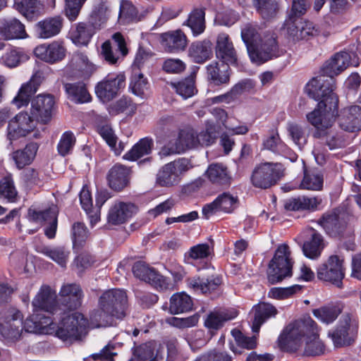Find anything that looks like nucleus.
<instances>
[{"label":"nucleus","mask_w":361,"mask_h":361,"mask_svg":"<svg viewBox=\"0 0 361 361\" xmlns=\"http://www.w3.org/2000/svg\"><path fill=\"white\" fill-rule=\"evenodd\" d=\"M205 12L202 8H194L189 14L185 25L188 26L193 35L197 37L205 30Z\"/></svg>","instance_id":"obj_48"},{"label":"nucleus","mask_w":361,"mask_h":361,"mask_svg":"<svg viewBox=\"0 0 361 361\" xmlns=\"http://www.w3.org/2000/svg\"><path fill=\"white\" fill-rule=\"evenodd\" d=\"M25 322H23L21 313L15 309L4 310L0 312V334L11 341L20 338Z\"/></svg>","instance_id":"obj_10"},{"label":"nucleus","mask_w":361,"mask_h":361,"mask_svg":"<svg viewBox=\"0 0 361 361\" xmlns=\"http://www.w3.org/2000/svg\"><path fill=\"white\" fill-rule=\"evenodd\" d=\"M241 37L246 45L248 54H250V51H252L259 43V39L262 38L255 27L251 25H246L242 29Z\"/></svg>","instance_id":"obj_62"},{"label":"nucleus","mask_w":361,"mask_h":361,"mask_svg":"<svg viewBox=\"0 0 361 361\" xmlns=\"http://www.w3.org/2000/svg\"><path fill=\"white\" fill-rule=\"evenodd\" d=\"M136 212L137 207L133 203L116 202L109 210L108 223L112 225L122 224L131 218Z\"/></svg>","instance_id":"obj_24"},{"label":"nucleus","mask_w":361,"mask_h":361,"mask_svg":"<svg viewBox=\"0 0 361 361\" xmlns=\"http://www.w3.org/2000/svg\"><path fill=\"white\" fill-rule=\"evenodd\" d=\"M337 110L338 106L336 107L335 110L333 111L334 114L332 117V123H331L330 126L327 127L317 128V126L312 124V126L316 128L314 137H321L325 136L326 145L331 150L343 148L346 145L347 143L345 135L343 133L332 130H329V129L332 127L335 121V116L336 114H337ZM308 122L312 125V123L309 121Z\"/></svg>","instance_id":"obj_20"},{"label":"nucleus","mask_w":361,"mask_h":361,"mask_svg":"<svg viewBox=\"0 0 361 361\" xmlns=\"http://www.w3.org/2000/svg\"><path fill=\"white\" fill-rule=\"evenodd\" d=\"M130 169L121 164L114 165L108 173V182L111 188L121 190L128 183Z\"/></svg>","instance_id":"obj_36"},{"label":"nucleus","mask_w":361,"mask_h":361,"mask_svg":"<svg viewBox=\"0 0 361 361\" xmlns=\"http://www.w3.org/2000/svg\"><path fill=\"white\" fill-rule=\"evenodd\" d=\"M57 215L58 212L54 207L44 210L30 208L27 213V219L30 221L35 224H47L48 226L45 228L44 233L47 238L51 239L56 235Z\"/></svg>","instance_id":"obj_16"},{"label":"nucleus","mask_w":361,"mask_h":361,"mask_svg":"<svg viewBox=\"0 0 361 361\" xmlns=\"http://www.w3.org/2000/svg\"><path fill=\"white\" fill-rule=\"evenodd\" d=\"M35 118L27 112H20L14 119L11 121L8 126V137L14 140L25 136L35 127Z\"/></svg>","instance_id":"obj_18"},{"label":"nucleus","mask_w":361,"mask_h":361,"mask_svg":"<svg viewBox=\"0 0 361 361\" xmlns=\"http://www.w3.org/2000/svg\"><path fill=\"white\" fill-rule=\"evenodd\" d=\"M113 42L106 41L102 45L101 54L104 60L110 64H115L120 56L127 55L128 50L123 35L116 32L112 36Z\"/></svg>","instance_id":"obj_17"},{"label":"nucleus","mask_w":361,"mask_h":361,"mask_svg":"<svg viewBox=\"0 0 361 361\" xmlns=\"http://www.w3.org/2000/svg\"><path fill=\"white\" fill-rule=\"evenodd\" d=\"M192 168L190 161L185 158L178 159L164 164L157 172L156 183L160 187L177 185L183 176Z\"/></svg>","instance_id":"obj_8"},{"label":"nucleus","mask_w":361,"mask_h":361,"mask_svg":"<svg viewBox=\"0 0 361 361\" xmlns=\"http://www.w3.org/2000/svg\"><path fill=\"white\" fill-rule=\"evenodd\" d=\"M56 291L49 286L42 285L33 298L32 305L34 314L30 319L25 321V328L27 332H35L42 329L46 333L55 330L56 324L49 316L40 314L38 312H44L51 314H62V307L57 304Z\"/></svg>","instance_id":"obj_3"},{"label":"nucleus","mask_w":361,"mask_h":361,"mask_svg":"<svg viewBox=\"0 0 361 361\" xmlns=\"http://www.w3.org/2000/svg\"><path fill=\"white\" fill-rule=\"evenodd\" d=\"M255 312L252 329L257 333L260 326L269 319L275 317L278 313L276 308L269 303H259L253 307Z\"/></svg>","instance_id":"obj_38"},{"label":"nucleus","mask_w":361,"mask_h":361,"mask_svg":"<svg viewBox=\"0 0 361 361\" xmlns=\"http://www.w3.org/2000/svg\"><path fill=\"white\" fill-rule=\"evenodd\" d=\"M37 87L34 81L30 80L21 86L18 94L12 101L13 104L18 109L27 106L30 101V97L37 92Z\"/></svg>","instance_id":"obj_55"},{"label":"nucleus","mask_w":361,"mask_h":361,"mask_svg":"<svg viewBox=\"0 0 361 361\" xmlns=\"http://www.w3.org/2000/svg\"><path fill=\"white\" fill-rule=\"evenodd\" d=\"M323 183L324 177L321 172L316 170L305 171L300 188L310 190H320L323 187Z\"/></svg>","instance_id":"obj_53"},{"label":"nucleus","mask_w":361,"mask_h":361,"mask_svg":"<svg viewBox=\"0 0 361 361\" xmlns=\"http://www.w3.org/2000/svg\"><path fill=\"white\" fill-rule=\"evenodd\" d=\"M39 252L56 262L62 267H66L70 254V252L63 247L54 248L44 247H42Z\"/></svg>","instance_id":"obj_61"},{"label":"nucleus","mask_w":361,"mask_h":361,"mask_svg":"<svg viewBox=\"0 0 361 361\" xmlns=\"http://www.w3.org/2000/svg\"><path fill=\"white\" fill-rule=\"evenodd\" d=\"M212 115L219 125H222L232 135H245L249 128L246 125L239 124V121L233 116H228L226 111L221 108H213L210 110Z\"/></svg>","instance_id":"obj_23"},{"label":"nucleus","mask_w":361,"mask_h":361,"mask_svg":"<svg viewBox=\"0 0 361 361\" xmlns=\"http://www.w3.org/2000/svg\"><path fill=\"white\" fill-rule=\"evenodd\" d=\"M133 355L142 361H162L164 348L155 342H148L136 347Z\"/></svg>","instance_id":"obj_31"},{"label":"nucleus","mask_w":361,"mask_h":361,"mask_svg":"<svg viewBox=\"0 0 361 361\" xmlns=\"http://www.w3.org/2000/svg\"><path fill=\"white\" fill-rule=\"evenodd\" d=\"M205 173L209 180L215 184L228 185L231 179L227 167L221 164H210Z\"/></svg>","instance_id":"obj_46"},{"label":"nucleus","mask_w":361,"mask_h":361,"mask_svg":"<svg viewBox=\"0 0 361 361\" xmlns=\"http://www.w3.org/2000/svg\"><path fill=\"white\" fill-rule=\"evenodd\" d=\"M341 313V310L336 305H326L313 310L314 316L325 324L332 323Z\"/></svg>","instance_id":"obj_59"},{"label":"nucleus","mask_w":361,"mask_h":361,"mask_svg":"<svg viewBox=\"0 0 361 361\" xmlns=\"http://www.w3.org/2000/svg\"><path fill=\"white\" fill-rule=\"evenodd\" d=\"M192 300L189 295L183 292L177 293L171 297L169 312L172 314L186 312L192 310Z\"/></svg>","instance_id":"obj_45"},{"label":"nucleus","mask_w":361,"mask_h":361,"mask_svg":"<svg viewBox=\"0 0 361 361\" xmlns=\"http://www.w3.org/2000/svg\"><path fill=\"white\" fill-rule=\"evenodd\" d=\"M320 203L321 200L316 197L301 196L287 200L285 208L290 211L314 209Z\"/></svg>","instance_id":"obj_47"},{"label":"nucleus","mask_w":361,"mask_h":361,"mask_svg":"<svg viewBox=\"0 0 361 361\" xmlns=\"http://www.w3.org/2000/svg\"><path fill=\"white\" fill-rule=\"evenodd\" d=\"M215 52L216 57L227 64H235L237 62V55L233 42L226 33L218 35Z\"/></svg>","instance_id":"obj_25"},{"label":"nucleus","mask_w":361,"mask_h":361,"mask_svg":"<svg viewBox=\"0 0 361 361\" xmlns=\"http://www.w3.org/2000/svg\"><path fill=\"white\" fill-rule=\"evenodd\" d=\"M257 12L264 19H271L276 16L279 4L276 0H253Z\"/></svg>","instance_id":"obj_57"},{"label":"nucleus","mask_w":361,"mask_h":361,"mask_svg":"<svg viewBox=\"0 0 361 361\" xmlns=\"http://www.w3.org/2000/svg\"><path fill=\"white\" fill-rule=\"evenodd\" d=\"M68 98L78 104L87 103L91 101V96L83 82L66 83L64 85Z\"/></svg>","instance_id":"obj_43"},{"label":"nucleus","mask_w":361,"mask_h":361,"mask_svg":"<svg viewBox=\"0 0 361 361\" xmlns=\"http://www.w3.org/2000/svg\"><path fill=\"white\" fill-rule=\"evenodd\" d=\"M213 252V247L207 243L192 246L184 255V262L196 266L197 262L207 260Z\"/></svg>","instance_id":"obj_39"},{"label":"nucleus","mask_w":361,"mask_h":361,"mask_svg":"<svg viewBox=\"0 0 361 361\" xmlns=\"http://www.w3.org/2000/svg\"><path fill=\"white\" fill-rule=\"evenodd\" d=\"M62 300L63 314L66 310H71L78 308L81 305L82 292L79 285L75 283H68L63 285L59 292Z\"/></svg>","instance_id":"obj_22"},{"label":"nucleus","mask_w":361,"mask_h":361,"mask_svg":"<svg viewBox=\"0 0 361 361\" xmlns=\"http://www.w3.org/2000/svg\"><path fill=\"white\" fill-rule=\"evenodd\" d=\"M176 128L173 117L163 116L160 118L154 130V133L159 141L169 140V144L164 146L161 152L164 155L180 154L188 149L198 147L197 132L193 129L182 130L178 133L176 142L172 143L170 138L176 137L175 129Z\"/></svg>","instance_id":"obj_5"},{"label":"nucleus","mask_w":361,"mask_h":361,"mask_svg":"<svg viewBox=\"0 0 361 361\" xmlns=\"http://www.w3.org/2000/svg\"><path fill=\"white\" fill-rule=\"evenodd\" d=\"M263 144L265 149L288 159L291 162L298 159V155L281 140L278 132H273Z\"/></svg>","instance_id":"obj_29"},{"label":"nucleus","mask_w":361,"mask_h":361,"mask_svg":"<svg viewBox=\"0 0 361 361\" xmlns=\"http://www.w3.org/2000/svg\"><path fill=\"white\" fill-rule=\"evenodd\" d=\"M97 132L116 154L121 153L123 150V145L121 142H119L117 147V137L110 125L99 126L97 127Z\"/></svg>","instance_id":"obj_56"},{"label":"nucleus","mask_w":361,"mask_h":361,"mask_svg":"<svg viewBox=\"0 0 361 361\" xmlns=\"http://www.w3.org/2000/svg\"><path fill=\"white\" fill-rule=\"evenodd\" d=\"M281 54L282 51L279 49L276 37L274 35L267 34L259 39L252 51H250L249 56L253 63L261 64Z\"/></svg>","instance_id":"obj_12"},{"label":"nucleus","mask_w":361,"mask_h":361,"mask_svg":"<svg viewBox=\"0 0 361 361\" xmlns=\"http://www.w3.org/2000/svg\"><path fill=\"white\" fill-rule=\"evenodd\" d=\"M350 56L346 51L334 54L324 64L322 75L314 78L306 85V92L314 100L319 101L317 108L306 115L307 120L317 128L327 127L332 123L333 111L338 99L334 92L336 89L335 75L349 66Z\"/></svg>","instance_id":"obj_1"},{"label":"nucleus","mask_w":361,"mask_h":361,"mask_svg":"<svg viewBox=\"0 0 361 361\" xmlns=\"http://www.w3.org/2000/svg\"><path fill=\"white\" fill-rule=\"evenodd\" d=\"M0 198L8 202H16L18 199V191L11 174L0 180Z\"/></svg>","instance_id":"obj_54"},{"label":"nucleus","mask_w":361,"mask_h":361,"mask_svg":"<svg viewBox=\"0 0 361 361\" xmlns=\"http://www.w3.org/2000/svg\"><path fill=\"white\" fill-rule=\"evenodd\" d=\"M98 30H99L89 20L87 23L80 22L71 32L72 41L76 44L87 45Z\"/></svg>","instance_id":"obj_37"},{"label":"nucleus","mask_w":361,"mask_h":361,"mask_svg":"<svg viewBox=\"0 0 361 361\" xmlns=\"http://www.w3.org/2000/svg\"><path fill=\"white\" fill-rule=\"evenodd\" d=\"M341 128L348 132L361 130V107L357 105L343 109L338 116Z\"/></svg>","instance_id":"obj_21"},{"label":"nucleus","mask_w":361,"mask_h":361,"mask_svg":"<svg viewBox=\"0 0 361 361\" xmlns=\"http://www.w3.org/2000/svg\"><path fill=\"white\" fill-rule=\"evenodd\" d=\"M343 258L338 255H331L326 263L317 269L319 279L331 282L338 288H342L344 278Z\"/></svg>","instance_id":"obj_11"},{"label":"nucleus","mask_w":361,"mask_h":361,"mask_svg":"<svg viewBox=\"0 0 361 361\" xmlns=\"http://www.w3.org/2000/svg\"><path fill=\"white\" fill-rule=\"evenodd\" d=\"M319 224L326 233L333 237L340 235L344 229L343 224L336 214H326L319 220Z\"/></svg>","instance_id":"obj_50"},{"label":"nucleus","mask_w":361,"mask_h":361,"mask_svg":"<svg viewBox=\"0 0 361 361\" xmlns=\"http://www.w3.org/2000/svg\"><path fill=\"white\" fill-rule=\"evenodd\" d=\"M109 8L105 2L96 5L89 18V21L100 30L109 17Z\"/></svg>","instance_id":"obj_58"},{"label":"nucleus","mask_w":361,"mask_h":361,"mask_svg":"<svg viewBox=\"0 0 361 361\" xmlns=\"http://www.w3.org/2000/svg\"><path fill=\"white\" fill-rule=\"evenodd\" d=\"M293 262L289 247L282 244L276 249L274 256L269 263L268 279L272 283L281 282L292 275Z\"/></svg>","instance_id":"obj_7"},{"label":"nucleus","mask_w":361,"mask_h":361,"mask_svg":"<svg viewBox=\"0 0 361 361\" xmlns=\"http://www.w3.org/2000/svg\"><path fill=\"white\" fill-rule=\"evenodd\" d=\"M88 324V320L82 314L73 312L62 318L56 329V336L64 342L72 343L85 336Z\"/></svg>","instance_id":"obj_6"},{"label":"nucleus","mask_w":361,"mask_h":361,"mask_svg":"<svg viewBox=\"0 0 361 361\" xmlns=\"http://www.w3.org/2000/svg\"><path fill=\"white\" fill-rule=\"evenodd\" d=\"M55 99L51 94H38L31 101L30 114L42 124L48 123L55 108Z\"/></svg>","instance_id":"obj_14"},{"label":"nucleus","mask_w":361,"mask_h":361,"mask_svg":"<svg viewBox=\"0 0 361 361\" xmlns=\"http://www.w3.org/2000/svg\"><path fill=\"white\" fill-rule=\"evenodd\" d=\"M238 315L235 310H223L210 312L204 320V326L210 331L218 330L225 322L235 319Z\"/></svg>","instance_id":"obj_33"},{"label":"nucleus","mask_w":361,"mask_h":361,"mask_svg":"<svg viewBox=\"0 0 361 361\" xmlns=\"http://www.w3.org/2000/svg\"><path fill=\"white\" fill-rule=\"evenodd\" d=\"M71 63L73 68L81 72L84 77H89L96 70V66L90 61L87 56L82 52L75 53Z\"/></svg>","instance_id":"obj_52"},{"label":"nucleus","mask_w":361,"mask_h":361,"mask_svg":"<svg viewBox=\"0 0 361 361\" xmlns=\"http://www.w3.org/2000/svg\"><path fill=\"white\" fill-rule=\"evenodd\" d=\"M161 45L169 53L183 51L187 47V37L180 30L161 34Z\"/></svg>","instance_id":"obj_27"},{"label":"nucleus","mask_w":361,"mask_h":361,"mask_svg":"<svg viewBox=\"0 0 361 361\" xmlns=\"http://www.w3.org/2000/svg\"><path fill=\"white\" fill-rule=\"evenodd\" d=\"M133 272L135 277L154 286L163 288L166 285L165 277L142 262H136L133 267Z\"/></svg>","instance_id":"obj_26"},{"label":"nucleus","mask_w":361,"mask_h":361,"mask_svg":"<svg viewBox=\"0 0 361 361\" xmlns=\"http://www.w3.org/2000/svg\"><path fill=\"white\" fill-rule=\"evenodd\" d=\"M39 145L36 142L28 143L23 149L16 150L11 154V158L18 169L30 164L34 160Z\"/></svg>","instance_id":"obj_40"},{"label":"nucleus","mask_w":361,"mask_h":361,"mask_svg":"<svg viewBox=\"0 0 361 361\" xmlns=\"http://www.w3.org/2000/svg\"><path fill=\"white\" fill-rule=\"evenodd\" d=\"M125 86L124 73L109 74L97 83L95 87V93L102 102H109L115 98Z\"/></svg>","instance_id":"obj_13"},{"label":"nucleus","mask_w":361,"mask_h":361,"mask_svg":"<svg viewBox=\"0 0 361 361\" xmlns=\"http://www.w3.org/2000/svg\"><path fill=\"white\" fill-rule=\"evenodd\" d=\"M171 86L183 99L192 97L197 92L193 75H190L178 82H173Z\"/></svg>","instance_id":"obj_60"},{"label":"nucleus","mask_w":361,"mask_h":361,"mask_svg":"<svg viewBox=\"0 0 361 361\" xmlns=\"http://www.w3.org/2000/svg\"><path fill=\"white\" fill-rule=\"evenodd\" d=\"M13 7L27 19L38 16L43 9L39 0H15Z\"/></svg>","instance_id":"obj_44"},{"label":"nucleus","mask_w":361,"mask_h":361,"mask_svg":"<svg viewBox=\"0 0 361 361\" xmlns=\"http://www.w3.org/2000/svg\"><path fill=\"white\" fill-rule=\"evenodd\" d=\"M129 89L133 94L141 99H147L150 94L148 80L139 68L132 70Z\"/></svg>","instance_id":"obj_32"},{"label":"nucleus","mask_w":361,"mask_h":361,"mask_svg":"<svg viewBox=\"0 0 361 361\" xmlns=\"http://www.w3.org/2000/svg\"><path fill=\"white\" fill-rule=\"evenodd\" d=\"M27 59V55L20 49H11L1 56L3 63L10 68L18 66Z\"/></svg>","instance_id":"obj_64"},{"label":"nucleus","mask_w":361,"mask_h":361,"mask_svg":"<svg viewBox=\"0 0 361 361\" xmlns=\"http://www.w3.org/2000/svg\"><path fill=\"white\" fill-rule=\"evenodd\" d=\"M219 135L216 126L212 121L205 123V129L197 132L198 146L207 147L212 145L216 141Z\"/></svg>","instance_id":"obj_51"},{"label":"nucleus","mask_w":361,"mask_h":361,"mask_svg":"<svg viewBox=\"0 0 361 361\" xmlns=\"http://www.w3.org/2000/svg\"><path fill=\"white\" fill-rule=\"evenodd\" d=\"M137 10L133 4L127 0H122L120 6L119 20L123 23L137 20Z\"/></svg>","instance_id":"obj_63"},{"label":"nucleus","mask_w":361,"mask_h":361,"mask_svg":"<svg viewBox=\"0 0 361 361\" xmlns=\"http://www.w3.org/2000/svg\"><path fill=\"white\" fill-rule=\"evenodd\" d=\"M67 49L64 41L54 40L35 47V55L42 61L54 64L63 60L66 56Z\"/></svg>","instance_id":"obj_15"},{"label":"nucleus","mask_w":361,"mask_h":361,"mask_svg":"<svg viewBox=\"0 0 361 361\" xmlns=\"http://www.w3.org/2000/svg\"><path fill=\"white\" fill-rule=\"evenodd\" d=\"M153 145L152 139L142 138L123 155V159L128 161H136L142 157L150 154Z\"/></svg>","instance_id":"obj_49"},{"label":"nucleus","mask_w":361,"mask_h":361,"mask_svg":"<svg viewBox=\"0 0 361 361\" xmlns=\"http://www.w3.org/2000/svg\"><path fill=\"white\" fill-rule=\"evenodd\" d=\"M127 295L121 289L114 288L104 292L99 298V309L90 314L92 328H99L111 324V318H123L126 314Z\"/></svg>","instance_id":"obj_4"},{"label":"nucleus","mask_w":361,"mask_h":361,"mask_svg":"<svg viewBox=\"0 0 361 361\" xmlns=\"http://www.w3.org/2000/svg\"><path fill=\"white\" fill-rule=\"evenodd\" d=\"M188 286L195 293L207 294L209 293L219 286L221 283L219 277L211 276L207 279L194 276L188 279Z\"/></svg>","instance_id":"obj_35"},{"label":"nucleus","mask_w":361,"mask_h":361,"mask_svg":"<svg viewBox=\"0 0 361 361\" xmlns=\"http://www.w3.org/2000/svg\"><path fill=\"white\" fill-rule=\"evenodd\" d=\"M63 27V18L59 16L46 18L34 26V35L37 39H48L58 35Z\"/></svg>","instance_id":"obj_19"},{"label":"nucleus","mask_w":361,"mask_h":361,"mask_svg":"<svg viewBox=\"0 0 361 361\" xmlns=\"http://www.w3.org/2000/svg\"><path fill=\"white\" fill-rule=\"evenodd\" d=\"M79 198L82 209L90 219L91 226H94L100 219V213L98 209L93 207L92 197L86 185L82 187Z\"/></svg>","instance_id":"obj_42"},{"label":"nucleus","mask_w":361,"mask_h":361,"mask_svg":"<svg viewBox=\"0 0 361 361\" xmlns=\"http://www.w3.org/2000/svg\"><path fill=\"white\" fill-rule=\"evenodd\" d=\"M207 78L214 85H228L230 80V68L228 65L217 61H212L206 66Z\"/></svg>","instance_id":"obj_30"},{"label":"nucleus","mask_w":361,"mask_h":361,"mask_svg":"<svg viewBox=\"0 0 361 361\" xmlns=\"http://www.w3.org/2000/svg\"><path fill=\"white\" fill-rule=\"evenodd\" d=\"M324 247V244L322 235L312 230L310 237L303 243L302 252L307 257L315 259L320 256Z\"/></svg>","instance_id":"obj_41"},{"label":"nucleus","mask_w":361,"mask_h":361,"mask_svg":"<svg viewBox=\"0 0 361 361\" xmlns=\"http://www.w3.org/2000/svg\"><path fill=\"white\" fill-rule=\"evenodd\" d=\"M305 337L304 354L315 356L323 353L324 345L319 338L316 322L309 316L288 324L278 338L279 348L286 352H295L302 345Z\"/></svg>","instance_id":"obj_2"},{"label":"nucleus","mask_w":361,"mask_h":361,"mask_svg":"<svg viewBox=\"0 0 361 361\" xmlns=\"http://www.w3.org/2000/svg\"><path fill=\"white\" fill-rule=\"evenodd\" d=\"M188 56L197 63H203L213 56L212 43L209 40L197 41L191 44Z\"/></svg>","instance_id":"obj_34"},{"label":"nucleus","mask_w":361,"mask_h":361,"mask_svg":"<svg viewBox=\"0 0 361 361\" xmlns=\"http://www.w3.org/2000/svg\"><path fill=\"white\" fill-rule=\"evenodd\" d=\"M283 176L284 168L281 164L267 162L254 169L251 181L255 187L267 189L275 185Z\"/></svg>","instance_id":"obj_9"},{"label":"nucleus","mask_w":361,"mask_h":361,"mask_svg":"<svg viewBox=\"0 0 361 361\" xmlns=\"http://www.w3.org/2000/svg\"><path fill=\"white\" fill-rule=\"evenodd\" d=\"M0 35L6 39H25L27 37L25 25L15 18L0 21Z\"/></svg>","instance_id":"obj_28"}]
</instances>
